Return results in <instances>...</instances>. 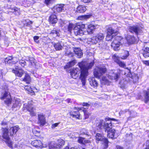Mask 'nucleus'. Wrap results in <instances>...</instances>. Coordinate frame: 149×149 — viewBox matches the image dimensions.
Instances as JSON below:
<instances>
[{
	"mask_svg": "<svg viewBox=\"0 0 149 149\" xmlns=\"http://www.w3.org/2000/svg\"><path fill=\"white\" fill-rule=\"evenodd\" d=\"M13 72L15 73V75L18 77H21L24 73V71L18 66H16L15 70H12Z\"/></svg>",
	"mask_w": 149,
	"mask_h": 149,
	"instance_id": "2eb2a0df",
	"label": "nucleus"
},
{
	"mask_svg": "<svg viewBox=\"0 0 149 149\" xmlns=\"http://www.w3.org/2000/svg\"><path fill=\"white\" fill-rule=\"evenodd\" d=\"M84 113L85 116V119L87 118H88L89 115H90L89 113L86 111H84Z\"/></svg>",
	"mask_w": 149,
	"mask_h": 149,
	"instance_id": "de8ad7c7",
	"label": "nucleus"
},
{
	"mask_svg": "<svg viewBox=\"0 0 149 149\" xmlns=\"http://www.w3.org/2000/svg\"><path fill=\"white\" fill-rule=\"evenodd\" d=\"M65 55L69 57H72L74 56V54L72 52L67 51L65 52Z\"/></svg>",
	"mask_w": 149,
	"mask_h": 149,
	"instance_id": "a18cd8bd",
	"label": "nucleus"
},
{
	"mask_svg": "<svg viewBox=\"0 0 149 149\" xmlns=\"http://www.w3.org/2000/svg\"><path fill=\"white\" fill-rule=\"evenodd\" d=\"M111 126V123H108L106 122H105L103 120H100L97 126L100 129H104V130L107 129L108 127L110 128V127Z\"/></svg>",
	"mask_w": 149,
	"mask_h": 149,
	"instance_id": "4468645a",
	"label": "nucleus"
},
{
	"mask_svg": "<svg viewBox=\"0 0 149 149\" xmlns=\"http://www.w3.org/2000/svg\"><path fill=\"white\" fill-rule=\"evenodd\" d=\"M1 125H8V123L6 122L5 121H3L1 123Z\"/></svg>",
	"mask_w": 149,
	"mask_h": 149,
	"instance_id": "680f3d73",
	"label": "nucleus"
},
{
	"mask_svg": "<svg viewBox=\"0 0 149 149\" xmlns=\"http://www.w3.org/2000/svg\"><path fill=\"white\" fill-rule=\"evenodd\" d=\"M1 97L0 98L2 99H6L4 102L7 104H9L11 103V99L10 95V93L6 90H2L1 92Z\"/></svg>",
	"mask_w": 149,
	"mask_h": 149,
	"instance_id": "39448f33",
	"label": "nucleus"
},
{
	"mask_svg": "<svg viewBox=\"0 0 149 149\" xmlns=\"http://www.w3.org/2000/svg\"><path fill=\"white\" fill-rule=\"evenodd\" d=\"M102 82L105 84L108 85L109 84V81L105 77H103L102 78Z\"/></svg>",
	"mask_w": 149,
	"mask_h": 149,
	"instance_id": "58836bf2",
	"label": "nucleus"
},
{
	"mask_svg": "<svg viewBox=\"0 0 149 149\" xmlns=\"http://www.w3.org/2000/svg\"><path fill=\"white\" fill-rule=\"evenodd\" d=\"M49 20L50 23L53 24L57 22V19L55 15L52 14L50 16Z\"/></svg>",
	"mask_w": 149,
	"mask_h": 149,
	"instance_id": "bb28decb",
	"label": "nucleus"
},
{
	"mask_svg": "<svg viewBox=\"0 0 149 149\" xmlns=\"http://www.w3.org/2000/svg\"><path fill=\"white\" fill-rule=\"evenodd\" d=\"M113 39L111 46L115 50L117 51L119 50L118 48L121 44L120 41L122 39V37L116 35Z\"/></svg>",
	"mask_w": 149,
	"mask_h": 149,
	"instance_id": "0eeeda50",
	"label": "nucleus"
},
{
	"mask_svg": "<svg viewBox=\"0 0 149 149\" xmlns=\"http://www.w3.org/2000/svg\"><path fill=\"white\" fill-rule=\"evenodd\" d=\"M76 62L75 60L71 61L66 64L65 67L66 68H70L74 66L76 63Z\"/></svg>",
	"mask_w": 149,
	"mask_h": 149,
	"instance_id": "f704fd0d",
	"label": "nucleus"
},
{
	"mask_svg": "<svg viewBox=\"0 0 149 149\" xmlns=\"http://www.w3.org/2000/svg\"><path fill=\"white\" fill-rule=\"evenodd\" d=\"M29 60L32 65H33V63L34 64L36 63H35V59L33 58H29Z\"/></svg>",
	"mask_w": 149,
	"mask_h": 149,
	"instance_id": "09e8293b",
	"label": "nucleus"
},
{
	"mask_svg": "<svg viewBox=\"0 0 149 149\" xmlns=\"http://www.w3.org/2000/svg\"><path fill=\"white\" fill-rule=\"evenodd\" d=\"M125 56H123L121 57V58L123 59H125L127 58V57L128 56L129 54V52L127 51H125Z\"/></svg>",
	"mask_w": 149,
	"mask_h": 149,
	"instance_id": "49530a36",
	"label": "nucleus"
},
{
	"mask_svg": "<svg viewBox=\"0 0 149 149\" xmlns=\"http://www.w3.org/2000/svg\"><path fill=\"white\" fill-rule=\"evenodd\" d=\"M81 26L79 25L75 26L73 29L74 34L76 36H82L84 34V33L82 29H80Z\"/></svg>",
	"mask_w": 149,
	"mask_h": 149,
	"instance_id": "dca6fc26",
	"label": "nucleus"
},
{
	"mask_svg": "<svg viewBox=\"0 0 149 149\" xmlns=\"http://www.w3.org/2000/svg\"><path fill=\"white\" fill-rule=\"evenodd\" d=\"M106 71V68L104 67H96L94 70V75L96 77L100 78L101 76L105 73Z\"/></svg>",
	"mask_w": 149,
	"mask_h": 149,
	"instance_id": "423d86ee",
	"label": "nucleus"
},
{
	"mask_svg": "<svg viewBox=\"0 0 149 149\" xmlns=\"http://www.w3.org/2000/svg\"><path fill=\"white\" fill-rule=\"evenodd\" d=\"M105 132L107 133V136L109 138L113 139H114L118 136V134L116 133V130L115 129H112V125L108 127L107 129L105 130Z\"/></svg>",
	"mask_w": 149,
	"mask_h": 149,
	"instance_id": "6e6552de",
	"label": "nucleus"
},
{
	"mask_svg": "<svg viewBox=\"0 0 149 149\" xmlns=\"http://www.w3.org/2000/svg\"><path fill=\"white\" fill-rule=\"evenodd\" d=\"M71 99H68L67 100H65L67 102L69 103L70 102Z\"/></svg>",
	"mask_w": 149,
	"mask_h": 149,
	"instance_id": "338daca9",
	"label": "nucleus"
},
{
	"mask_svg": "<svg viewBox=\"0 0 149 149\" xmlns=\"http://www.w3.org/2000/svg\"><path fill=\"white\" fill-rule=\"evenodd\" d=\"M144 149H149V140L146 141V147Z\"/></svg>",
	"mask_w": 149,
	"mask_h": 149,
	"instance_id": "5fc2aeb1",
	"label": "nucleus"
},
{
	"mask_svg": "<svg viewBox=\"0 0 149 149\" xmlns=\"http://www.w3.org/2000/svg\"><path fill=\"white\" fill-rule=\"evenodd\" d=\"M142 54L145 58L149 57V48L146 47L143 50Z\"/></svg>",
	"mask_w": 149,
	"mask_h": 149,
	"instance_id": "c756f323",
	"label": "nucleus"
},
{
	"mask_svg": "<svg viewBox=\"0 0 149 149\" xmlns=\"http://www.w3.org/2000/svg\"><path fill=\"white\" fill-rule=\"evenodd\" d=\"M86 10V7L81 5H79L77 8L76 11L79 13H83Z\"/></svg>",
	"mask_w": 149,
	"mask_h": 149,
	"instance_id": "a878e982",
	"label": "nucleus"
},
{
	"mask_svg": "<svg viewBox=\"0 0 149 149\" xmlns=\"http://www.w3.org/2000/svg\"><path fill=\"white\" fill-rule=\"evenodd\" d=\"M117 30L111 27H109L107 29V32L106 38V40L109 41L114 38L116 33L117 32Z\"/></svg>",
	"mask_w": 149,
	"mask_h": 149,
	"instance_id": "1a4fd4ad",
	"label": "nucleus"
},
{
	"mask_svg": "<svg viewBox=\"0 0 149 149\" xmlns=\"http://www.w3.org/2000/svg\"><path fill=\"white\" fill-rule=\"evenodd\" d=\"M92 15H85L81 16L80 17H79L78 18L79 19L82 20L89 18Z\"/></svg>",
	"mask_w": 149,
	"mask_h": 149,
	"instance_id": "ea45409f",
	"label": "nucleus"
},
{
	"mask_svg": "<svg viewBox=\"0 0 149 149\" xmlns=\"http://www.w3.org/2000/svg\"><path fill=\"white\" fill-rule=\"evenodd\" d=\"M23 22L24 26H31L33 23L32 21H31L29 19L26 20Z\"/></svg>",
	"mask_w": 149,
	"mask_h": 149,
	"instance_id": "e433bc0d",
	"label": "nucleus"
},
{
	"mask_svg": "<svg viewBox=\"0 0 149 149\" xmlns=\"http://www.w3.org/2000/svg\"><path fill=\"white\" fill-rule=\"evenodd\" d=\"M116 149H123V147L119 146H117L116 147Z\"/></svg>",
	"mask_w": 149,
	"mask_h": 149,
	"instance_id": "e2e57ef3",
	"label": "nucleus"
},
{
	"mask_svg": "<svg viewBox=\"0 0 149 149\" xmlns=\"http://www.w3.org/2000/svg\"><path fill=\"white\" fill-rule=\"evenodd\" d=\"M94 64L93 61L88 64L83 62L79 63V67L81 70L80 79L83 85L85 84L86 78L88 74V70L91 69Z\"/></svg>",
	"mask_w": 149,
	"mask_h": 149,
	"instance_id": "f257e3e1",
	"label": "nucleus"
},
{
	"mask_svg": "<svg viewBox=\"0 0 149 149\" xmlns=\"http://www.w3.org/2000/svg\"><path fill=\"white\" fill-rule=\"evenodd\" d=\"M74 52L77 58H81L83 56V52L79 47H75L74 49Z\"/></svg>",
	"mask_w": 149,
	"mask_h": 149,
	"instance_id": "412c9836",
	"label": "nucleus"
},
{
	"mask_svg": "<svg viewBox=\"0 0 149 149\" xmlns=\"http://www.w3.org/2000/svg\"><path fill=\"white\" fill-rule=\"evenodd\" d=\"M39 38V37L37 36H35L33 37V39L34 41L37 43H38L39 41L38 39Z\"/></svg>",
	"mask_w": 149,
	"mask_h": 149,
	"instance_id": "603ef678",
	"label": "nucleus"
},
{
	"mask_svg": "<svg viewBox=\"0 0 149 149\" xmlns=\"http://www.w3.org/2000/svg\"><path fill=\"white\" fill-rule=\"evenodd\" d=\"M80 135H86V137H88V139L91 138V135H90L88 131L85 129L81 130L80 132Z\"/></svg>",
	"mask_w": 149,
	"mask_h": 149,
	"instance_id": "393cba45",
	"label": "nucleus"
},
{
	"mask_svg": "<svg viewBox=\"0 0 149 149\" xmlns=\"http://www.w3.org/2000/svg\"><path fill=\"white\" fill-rule=\"evenodd\" d=\"M4 19V18L2 16L0 15V21L3 20Z\"/></svg>",
	"mask_w": 149,
	"mask_h": 149,
	"instance_id": "69168bd1",
	"label": "nucleus"
},
{
	"mask_svg": "<svg viewBox=\"0 0 149 149\" xmlns=\"http://www.w3.org/2000/svg\"><path fill=\"white\" fill-rule=\"evenodd\" d=\"M126 39L129 43L132 44L135 42V39L134 37L131 36H128L126 37Z\"/></svg>",
	"mask_w": 149,
	"mask_h": 149,
	"instance_id": "7c9ffc66",
	"label": "nucleus"
},
{
	"mask_svg": "<svg viewBox=\"0 0 149 149\" xmlns=\"http://www.w3.org/2000/svg\"><path fill=\"white\" fill-rule=\"evenodd\" d=\"M31 80V78L30 77L29 74H26L25 75L23 79V81L26 82V83L29 84Z\"/></svg>",
	"mask_w": 149,
	"mask_h": 149,
	"instance_id": "72a5a7b5",
	"label": "nucleus"
},
{
	"mask_svg": "<svg viewBox=\"0 0 149 149\" xmlns=\"http://www.w3.org/2000/svg\"><path fill=\"white\" fill-rule=\"evenodd\" d=\"M21 105L20 100L17 99L15 100V103H13L12 108L13 110H16L17 109L19 108Z\"/></svg>",
	"mask_w": 149,
	"mask_h": 149,
	"instance_id": "b1692460",
	"label": "nucleus"
},
{
	"mask_svg": "<svg viewBox=\"0 0 149 149\" xmlns=\"http://www.w3.org/2000/svg\"><path fill=\"white\" fill-rule=\"evenodd\" d=\"M32 101L29 102L28 103H25L24 104L23 108V110L25 108L28 111L30 112V115L31 116H35L36 115V108L32 103Z\"/></svg>",
	"mask_w": 149,
	"mask_h": 149,
	"instance_id": "20e7f679",
	"label": "nucleus"
},
{
	"mask_svg": "<svg viewBox=\"0 0 149 149\" xmlns=\"http://www.w3.org/2000/svg\"><path fill=\"white\" fill-rule=\"evenodd\" d=\"M18 59L15 57H13L12 56H9L6 58L5 60L6 63L10 64L11 63L12 64L16 63L17 65L19 64L21 66L24 67L26 65L25 61L23 60H21L19 62L17 61Z\"/></svg>",
	"mask_w": 149,
	"mask_h": 149,
	"instance_id": "7ed1b4c3",
	"label": "nucleus"
},
{
	"mask_svg": "<svg viewBox=\"0 0 149 149\" xmlns=\"http://www.w3.org/2000/svg\"><path fill=\"white\" fill-rule=\"evenodd\" d=\"M58 146L59 147L60 146H61L63 145H64V144L65 142L63 139H58L57 141Z\"/></svg>",
	"mask_w": 149,
	"mask_h": 149,
	"instance_id": "79ce46f5",
	"label": "nucleus"
},
{
	"mask_svg": "<svg viewBox=\"0 0 149 149\" xmlns=\"http://www.w3.org/2000/svg\"><path fill=\"white\" fill-rule=\"evenodd\" d=\"M31 144L36 148H42L43 147L41 141L39 140H34L32 142Z\"/></svg>",
	"mask_w": 149,
	"mask_h": 149,
	"instance_id": "4be33fe9",
	"label": "nucleus"
},
{
	"mask_svg": "<svg viewBox=\"0 0 149 149\" xmlns=\"http://www.w3.org/2000/svg\"><path fill=\"white\" fill-rule=\"evenodd\" d=\"M70 113L71 116L76 118H79L80 116L79 113L78 111H71Z\"/></svg>",
	"mask_w": 149,
	"mask_h": 149,
	"instance_id": "c85d7f7f",
	"label": "nucleus"
},
{
	"mask_svg": "<svg viewBox=\"0 0 149 149\" xmlns=\"http://www.w3.org/2000/svg\"><path fill=\"white\" fill-rule=\"evenodd\" d=\"M82 105L83 106L89 107L90 106V104H88L87 103H82Z\"/></svg>",
	"mask_w": 149,
	"mask_h": 149,
	"instance_id": "4d7b16f0",
	"label": "nucleus"
},
{
	"mask_svg": "<svg viewBox=\"0 0 149 149\" xmlns=\"http://www.w3.org/2000/svg\"><path fill=\"white\" fill-rule=\"evenodd\" d=\"M120 76V74L118 73H109L108 76V77L111 80H114L116 81L118 80Z\"/></svg>",
	"mask_w": 149,
	"mask_h": 149,
	"instance_id": "a211bd4d",
	"label": "nucleus"
},
{
	"mask_svg": "<svg viewBox=\"0 0 149 149\" xmlns=\"http://www.w3.org/2000/svg\"><path fill=\"white\" fill-rule=\"evenodd\" d=\"M52 0H45V3L48 5L49 3H50Z\"/></svg>",
	"mask_w": 149,
	"mask_h": 149,
	"instance_id": "bf43d9fd",
	"label": "nucleus"
},
{
	"mask_svg": "<svg viewBox=\"0 0 149 149\" xmlns=\"http://www.w3.org/2000/svg\"><path fill=\"white\" fill-rule=\"evenodd\" d=\"M54 46L56 50H61L63 47L60 43L59 42L54 44Z\"/></svg>",
	"mask_w": 149,
	"mask_h": 149,
	"instance_id": "473e14b6",
	"label": "nucleus"
},
{
	"mask_svg": "<svg viewBox=\"0 0 149 149\" xmlns=\"http://www.w3.org/2000/svg\"><path fill=\"white\" fill-rule=\"evenodd\" d=\"M24 87L26 90L27 91L30 93H34V91L33 90L32 88H31L29 85L24 86Z\"/></svg>",
	"mask_w": 149,
	"mask_h": 149,
	"instance_id": "c9c22d12",
	"label": "nucleus"
},
{
	"mask_svg": "<svg viewBox=\"0 0 149 149\" xmlns=\"http://www.w3.org/2000/svg\"><path fill=\"white\" fill-rule=\"evenodd\" d=\"M80 72V70L79 68H74L71 71L70 75L72 78L76 79L78 77Z\"/></svg>",
	"mask_w": 149,
	"mask_h": 149,
	"instance_id": "f3484780",
	"label": "nucleus"
},
{
	"mask_svg": "<svg viewBox=\"0 0 149 149\" xmlns=\"http://www.w3.org/2000/svg\"><path fill=\"white\" fill-rule=\"evenodd\" d=\"M129 111L128 109H126L120 111L119 112L120 114H123L125 113L126 112Z\"/></svg>",
	"mask_w": 149,
	"mask_h": 149,
	"instance_id": "8fccbe9b",
	"label": "nucleus"
},
{
	"mask_svg": "<svg viewBox=\"0 0 149 149\" xmlns=\"http://www.w3.org/2000/svg\"><path fill=\"white\" fill-rule=\"evenodd\" d=\"M74 25L72 23H69V24L68 26V31L71 32L72 29L75 27Z\"/></svg>",
	"mask_w": 149,
	"mask_h": 149,
	"instance_id": "37998d69",
	"label": "nucleus"
},
{
	"mask_svg": "<svg viewBox=\"0 0 149 149\" xmlns=\"http://www.w3.org/2000/svg\"><path fill=\"white\" fill-rule=\"evenodd\" d=\"M113 57L114 62L118 64L120 66L124 68L125 66V64L123 62L120 61L119 58L118 57L116 56L115 55H114Z\"/></svg>",
	"mask_w": 149,
	"mask_h": 149,
	"instance_id": "aec40b11",
	"label": "nucleus"
},
{
	"mask_svg": "<svg viewBox=\"0 0 149 149\" xmlns=\"http://www.w3.org/2000/svg\"><path fill=\"white\" fill-rule=\"evenodd\" d=\"M128 30L130 32L134 33L137 35L140 34L142 32V28L139 26L137 25L129 26Z\"/></svg>",
	"mask_w": 149,
	"mask_h": 149,
	"instance_id": "9d476101",
	"label": "nucleus"
},
{
	"mask_svg": "<svg viewBox=\"0 0 149 149\" xmlns=\"http://www.w3.org/2000/svg\"><path fill=\"white\" fill-rule=\"evenodd\" d=\"M99 26L97 25H94L91 24L88 25L87 32L88 34H91L93 33L94 30L98 28Z\"/></svg>",
	"mask_w": 149,
	"mask_h": 149,
	"instance_id": "5701e85b",
	"label": "nucleus"
},
{
	"mask_svg": "<svg viewBox=\"0 0 149 149\" xmlns=\"http://www.w3.org/2000/svg\"><path fill=\"white\" fill-rule=\"evenodd\" d=\"M19 129V128L18 127L14 126L10 128L8 131V127L6 128L2 127V131L3 133V137L5 140V141L8 143V146L10 148L12 147V142L10 140L8 135V133L10 134V136H12L14 134H16Z\"/></svg>",
	"mask_w": 149,
	"mask_h": 149,
	"instance_id": "f03ea898",
	"label": "nucleus"
},
{
	"mask_svg": "<svg viewBox=\"0 0 149 149\" xmlns=\"http://www.w3.org/2000/svg\"><path fill=\"white\" fill-rule=\"evenodd\" d=\"M78 142L79 143L83 144L84 141V138L80 137H78Z\"/></svg>",
	"mask_w": 149,
	"mask_h": 149,
	"instance_id": "c03bdc74",
	"label": "nucleus"
},
{
	"mask_svg": "<svg viewBox=\"0 0 149 149\" xmlns=\"http://www.w3.org/2000/svg\"><path fill=\"white\" fill-rule=\"evenodd\" d=\"M142 62L144 64L149 66V60L148 61H143Z\"/></svg>",
	"mask_w": 149,
	"mask_h": 149,
	"instance_id": "864d4df0",
	"label": "nucleus"
},
{
	"mask_svg": "<svg viewBox=\"0 0 149 149\" xmlns=\"http://www.w3.org/2000/svg\"><path fill=\"white\" fill-rule=\"evenodd\" d=\"M144 101L145 103H147L149 101V91H144Z\"/></svg>",
	"mask_w": 149,
	"mask_h": 149,
	"instance_id": "2f4dec72",
	"label": "nucleus"
},
{
	"mask_svg": "<svg viewBox=\"0 0 149 149\" xmlns=\"http://www.w3.org/2000/svg\"><path fill=\"white\" fill-rule=\"evenodd\" d=\"M14 11L13 12V13L15 12V13H16V12H17V13H18L19 14V12H18V10L17 9H14Z\"/></svg>",
	"mask_w": 149,
	"mask_h": 149,
	"instance_id": "774afa93",
	"label": "nucleus"
},
{
	"mask_svg": "<svg viewBox=\"0 0 149 149\" xmlns=\"http://www.w3.org/2000/svg\"><path fill=\"white\" fill-rule=\"evenodd\" d=\"M54 142H52L49 145V149H58V148L56 146Z\"/></svg>",
	"mask_w": 149,
	"mask_h": 149,
	"instance_id": "a19ab883",
	"label": "nucleus"
},
{
	"mask_svg": "<svg viewBox=\"0 0 149 149\" xmlns=\"http://www.w3.org/2000/svg\"><path fill=\"white\" fill-rule=\"evenodd\" d=\"M35 65V67L37 69H38L40 67V65L38 63H36L35 64H34Z\"/></svg>",
	"mask_w": 149,
	"mask_h": 149,
	"instance_id": "13d9d810",
	"label": "nucleus"
},
{
	"mask_svg": "<svg viewBox=\"0 0 149 149\" xmlns=\"http://www.w3.org/2000/svg\"><path fill=\"white\" fill-rule=\"evenodd\" d=\"M91 142V141L88 140H87L85 139V138H84V142L83 144H84L87 143H89Z\"/></svg>",
	"mask_w": 149,
	"mask_h": 149,
	"instance_id": "6e6d98bb",
	"label": "nucleus"
},
{
	"mask_svg": "<svg viewBox=\"0 0 149 149\" xmlns=\"http://www.w3.org/2000/svg\"><path fill=\"white\" fill-rule=\"evenodd\" d=\"M95 137L97 143H98L99 141H103L104 143L106 146L107 147H108V140L102 134L97 133L96 134Z\"/></svg>",
	"mask_w": 149,
	"mask_h": 149,
	"instance_id": "9b49d317",
	"label": "nucleus"
},
{
	"mask_svg": "<svg viewBox=\"0 0 149 149\" xmlns=\"http://www.w3.org/2000/svg\"><path fill=\"white\" fill-rule=\"evenodd\" d=\"M38 123L40 126H43L45 124V119L44 116L42 114L38 115Z\"/></svg>",
	"mask_w": 149,
	"mask_h": 149,
	"instance_id": "6ab92c4d",
	"label": "nucleus"
},
{
	"mask_svg": "<svg viewBox=\"0 0 149 149\" xmlns=\"http://www.w3.org/2000/svg\"><path fill=\"white\" fill-rule=\"evenodd\" d=\"M64 6L65 5L63 4H58L54 6L52 10L55 14L57 13L64 11L65 10Z\"/></svg>",
	"mask_w": 149,
	"mask_h": 149,
	"instance_id": "ddd939ff",
	"label": "nucleus"
},
{
	"mask_svg": "<svg viewBox=\"0 0 149 149\" xmlns=\"http://www.w3.org/2000/svg\"><path fill=\"white\" fill-rule=\"evenodd\" d=\"M104 38V35L101 33H99L95 36L91 38V42L93 44H96L103 40Z\"/></svg>",
	"mask_w": 149,
	"mask_h": 149,
	"instance_id": "f8f14e48",
	"label": "nucleus"
},
{
	"mask_svg": "<svg viewBox=\"0 0 149 149\" xmlns=\"http://www.w3.org/2000/svg\"><path fill=\"white\" fill-rule=\"evenodd\" d=\"M50 34L52 35L54 37H56L59 35L58 32L57 31L56 29L52 30Z\"/></svg>",
	"mask_w": 149,
	"mask_h": 149,
	"instance_id": "4c0bfd02",
	"label": "nucleus"
},
{
	"mask_svg": "<svg viewBox=\"0 0 149 149\" xmlns=\"http://www.w3.org/2000/svg\"><path fill=\"white\" fill-rule=\"evenodd\" d=\"M80 26V29H84L85 27V25L84 24H82L81 25H79Z\"/></svg>",
	"mask_w": 149,
	"mask_h": 149,
	"instance_id": "0e129e2a",
	"label": "nucleus"
},
{
	"mask_svg": "<svg viewBox=\"0 0 149 149\" xmlns=\"http://www.w3.org/2000/svg\"><path fill=\"white\" fill-rule=\"evenodd\" d=\"M90 84L94 87H96L98 86V83L93 77H91L88 79Z\"/></svg>",
	"mask_w": 149,
	"mask_h": 149,
	"instance_id": "cd10ccee",
	"label": "nucleus"
},
{
	"mask_svg": "<svg viewBox=\"0 0 149 149\" xmlns=\"http://www.w3.org/2000/svg\"><path fill=\"white\" fill-rule=\"evenodd\" d=\"M82 2L85 3H88L90 2L91 0H81Z\"/></svg>",
	"mask_w": 149,
	"mask_h": 149,
	"instance_id": "052dcab7",
	"label": "nucleus"
},
{
	"mask_svg": "<svg viewBox=\"0 0 149 149\" xmlns=\"http://www.w3.org/2000/svg\"><path fill=\"white\" fill-rule=\"evenodd\" d=\"M59 124V123H57L53 124L52 125L51 128L52 129H54L56 127H57L58 126Z\"/></svg>",
	"mask_w": 149,
	"mask_h": 149,
	"instance_id": "3c124183",
	"label": "nucleus"
}]
</instances>
